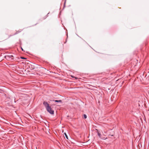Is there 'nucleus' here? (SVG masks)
Masks as SVG:
<instances>
[{"mask_svg":"<svg viewBox=\"0 0 149 149\" xmlns=\"http://www.w3.org/2000/svg\"><path fill=\"white\" fill-rule=\"evenodd\" d=\"M43 104L45 107L47 111L51 114H53L54 113V111L50 107L47 102H44Z\"/></svg>","mask_w":149,"mask_h":149,"instance_id":"1","label":"nucleus"},{"mask_svg":"<svg viewBox=\"0 0 149 149\" xmlns=\"http://www.w3.org/2000/svg\"><path fill=\"white\" fill-rule=\"evenodd\" d=\"M6 58L10 60H12L14 58V57L13 56H6Z\"/></svg>","mask_w":149,"mask_h":149,"instance_id":"2","label":"nucleus"},{"mask_svg":"<svg viewBox=\"0 0 149 149\" xmlns=\"http://www.w3.org/2000/svg\"><path fill=\"white\" fill-rule=\"evenodd\" d=\"M98 134L100 138H101L102 139H105V138H101V134L99 132H98Z\"/></svg>","mask_w":149,"mask_h":149,"instance_id":"3","label":"nucleus"},{"mask_svg":"<svg viewBox=\"0 0 149 149\" xmlns=\"http://www.w3.org/2000/svg\"><path fill=\"white\" fill-rule=\"evenodd\" d=\"M55 102H62V101L61 100H55L54 101Z\"/></svg>","mask_w":149,"mask_h":149,"instance_id":"4","label":"nucleus"},{"mask_svg":"<svg viewBox=\"0 0 149 149\" xmlns=\"http://www.w3.org/2000/svg\"><path fill=\"white\" fill-rule=\"evenodd\" d=\"M64 134L66 138H67V139H68V137L67 135L65 133H64Z\"/></svg>","mask_w":149,"mask_h":149,"instance_id":"5","label":"nucleus"},{"mask_svg":"<svg viewBox=\"0 0 149 149\" xmlns=\"http://www.w3.org/2000/svg\"><path fill=\"white\" fill-rule=\"evenodd\" d=\"M84 118L86 119L87 118V116H86V114H84Z\"/></svg>","mask_w":149,"mask_h":149,"instance_id":"6","label":"nucleus"},{"mask_svg":"<svg viewBox=\"0 0 149 149\" xmlns=\"http://www.w3.org/2000/svg\"><path fill=\"white\" fill-rule=\"evenodd\" d=\"M21 58L22 59H26V58L24 57H21Z\"/></svg>","mask_w":149,"mask_h":149,"instance_id":"7","label":"nucleus"},{"mask_svg":"<svg viewBox=\"0 0 149 149\" xmlns=\"http://www.w3.org/2000/svg\"><path fill=\"white\" fill-rule=\"evenodd\" d=\"M22 50H23V49H22Z\"/></svg>","mask_w":149,"mask_h":149,"instance_id":"8","label":"nucleus"},{"mask_svg":"<svg viewBox=\"0 0 149 149\" xmlns=\"http://www.w3.org/2000/svg\"><path fill=\"white\" fill-rule=\"evenodd\" d=\"M1 91V90L0 89V91Z\"/></svg>","mask_w":149,"mask_h":149,"instance_id":"9","label":"nucleus"}]
</instances>
